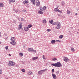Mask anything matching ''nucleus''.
Masks as SVG:
<instances>
[{
    "label": "nucleus",
    "mask_w": 79,
    "mask_h": 79,
    "mask_svg": "<svg viewBox=\"0 0 79 79\" xmlns=\"http://www.w3.org/2000/svg\"><path fill=\"white\" fill-rule=\"evenodd\" d=\"M53 66H55V67H57L58 68L59 67H61V66H62V65L61 64L60 62H57L55 64H51Z\"/></svg>",
    "instance_id": "f257e3e1"
},
{
    "label": "nucleus",
    "mask_w": 79,
    "mask_h": 79,
    "mask_svg": "<svg viewBox=\"0 0 79 79\" xmlns=\"http://www.w3.org/2000/svg\"><path fill=\"white\" fill-rule=\"evenodd\" d=\"M56 25V28L57 29H59L61 28V23L60 22H56L55 23Z\"/></svg>",
    "instance_id": "f03ea898"
},
{
    "label": "nucleus",
    "mask_w": 79,
    "mask_h": 79,
    "mask_svg": "<svg viewBox=\"0 0 79 79\" xmlns=\"http://www.w3.org/2000/svg\"><path fill=\"white\" fill-rule=\"evenodd\" d=\"M8 65L9 66H14L15 65V63L12 61H10Z\"/></svg>",
    "instance_id": "7ed1b4c3"
},
{
    "label": "nucleus",
    "mask_w": 79,
    "mask_h": 79,
    "mask_svg": "<svg viewBox=\"0 0 79 79\" xmlns=\"http://www.w3.org/2000/svg\"><path fill=\"white\" fill-rule=\"evenodd\" d=\"M47 69H45L44 70H41V71L38 72V74H42L43 73H44L45 71H47Z\"/></svg>",
    "instance_id": "20e7f679"
},
{
    "label": "nucleus",
    "mask_w": 79,
    "mask_h": 79,
    "mask_svg": "<svg viewBox=\"0 0 79 79\" xmlns=\"http://www.w3.org/2000/svg\"><path fill=\"white\" fill-rule=\"evenodd\" d=\"M40 9L43 11H44L45 10H46L47 9V7H46V6H44L43 7V8H42L40 7Z\"/></svg>",
    "instance_id": "39448f33"
},
{
    "label": "nucleus",
    "mask_w": 79,
    "mask_h": 79,
    "mask_svg": "<svg viewBox=\"0 0 79 79\" xmlns=\"http://www.w3.org/2000/svg\"><path fill=\"white\" fill-rule=\"evenodd\" d=\"M54 11L56 12H57V11H58V12H59L60 13H61V10H60L59 9H58V7L55 9Z\"/></svg>",
    "instance_id": "423d86ee"
},
{
    "label": "nucleus",
    "mask_w": 79,
    "mask_h": 79,
    "mask_svg": "<svg viewBox=\"0 0 79 79\" xmlns=\"http://www.w3.org/2000/svg\"><path fill=\"white\" fill-rule=\"evenodd\" d=\"M24 30L25 31H28L29 30V28L27 27H24Z\"/></svg>",
    "instance_id": "0eeeda50"
},
{
    "label": "nucleus",
    "mask_w": 79,
    "mask_h": 79,
    "mask_svg": "<svg viewBox=\"0 0 79 79\" xmlns=\"http://www.w3.org/2000/svg\"><path fill=\"white\" fill-rule=\"evenodd\" d=\"M52 76L54 79H56V76L54 73L52 74Z\"/></svg>",
    "instance_id": "6e6552de"
},
{
    "label": "nucleus",
    "mask_w": 79,
    "mask_h": 79,
    "mask_svg": "<svg viewBox=\"0 0 79 79\" xmlns=\"http://www.w3.org/2000/svg\"><path fill=\"white\" fill-rule=\"evenodd\" d=\"M36 5L37 6H39L40 5V3L39 1H38L36 3Z\"/></svg>",
    "instance_id": "1a4fd4ad"
},
{
    "label": "nucleus",
    "mask_w": 79,
    "mask_h": 79,
    "mask_svg": "<svg viewBox=\"0 0 79 79\" xmlns=\"http://www.w3.org/2000/svg\"><path fill=\"white\" fill-rule=\"evenodd\" d=\"M28 52H32L34 50V49L32 48H28L27 49Z\"/></svg>",
    "instance_id": "9d476101"
},
{
    "label": "nucleus",
    "mask_w": 79,
    "mask_h": 79,
    "mask_svg": "<svg viewBox=\"0 0 79 79\" xmlns=\"http://www.w3.org/2000/svg\"><path fill=\"white\" fill-rule=\"evenodd\" d=\"M64 60L65 61H66V62H67L68 60H69V59H68V58L66 57H64Z\"/></svg>",
    "instance_id": "9b49d317"
},
{
    "label": "nucleus",
    "mask_w": 79,
    "mask_h": 79,
    "mask_svg": "<svg viewBox=\"0 0 79 79\" xmlns=\"http://www.w3.org/2000/svg\"><path fill=\"white\" fill-rule=\"evenodd\" d=\"M31 2L35 5V0H31Z\"/></svg>",
    "instance_id": "f8f14e48"
},
{
    "label": "nucleus",
    "mask_w": 79,
    "mask_h": 79,
    "mask_svg": "<svg viewBox=\"0 0 79 79\" xmlns=\"http://www.w3.org/2000/svg\"><path fill=\"white\" fill-rule=\"evenodd\" d=\"M10 43L12 44V45H16V43L15 41L11 42Z\"/></svg>",
    "instance_id": "ddd939ff"
},
{
    "label": "nucleus",
    "mask_w": 79,
    "mask_h": 79,
    "mask_svg": "<svg viewBox=\"0 0 79 79\" xmlns=\"http://www.w3.org/2000/svg\"><path fill=\"white\" fill-rule=\"evenodd\" d=\"M38 58V57L36 56L34 57H33L32 58V61H34V60H37Z\"/></svg>",
    "instance_id": "4468645a"
},
{
    "label": "nucleus",
    "mask_w": 79,
    "mask_h": 79,
    "mask_svg": "<svg viewBox=\"0 0 79 79\" xmlns=\"http://www.w3.org/2000/svg\"><path fill=\"white\" fill-rule=\"evenodd\" d=\"M4 4H3L2 3H0V7L1 8H2V7H3V6Z\"/></svg>",
    "instance_id": "2eb2a0df"
},
{
    "label": "nucleus",
    "mask_w": 79,
    "mask_h": 79,
    "mask_svg": "<svg viewBox=\"0 0 79 79\" xmlns=\"http://www.w3.org/2000/svg\"><path fill=\"white\" fill-rule=\"evenodd\" d=\"M67 13L68 15H69L71 14V11H70L69 10H68L67 11Z\"/></svg>",
    "instance_id": "dca6fc26"
},
{
    "label": "nucleus",
    "mask_w": 79,
    "mask_h": 79,
    "mask_svg": "<svg viewBox=\"0 0 79 79\" xmlns=\"http://www.w3.org/2000/svg\"><path fill=\"white\" fill-rule=\"evenodd\" d=\"M22 27H23V25H22L21 24H20L19 26V29H22Z\"/></svg>",
    "instance_id": "f3484780"
},
{
    "label": "nucleus",
    "mask_w": 79,
    "mask_h": 79,
    "mask_svg": "<svg viewBox=\"0 0 79 79\" xmlns=\"http://www.w3.org/2000/svg\"><path fill=\"white\" fill-rule=\"evenodd\" d=\"M42 22L43 23H46L47 22L46 19H44V20H42Z\"/></svg>",
    "instance_id": "a211bd4d"
},
{
    "label": "nucleus",
    "mask_w": 79,
    "mask_h": 79,
    "mask_svg": "<svg viewBox=\"0 0 79 79\" xmlns=\"http://www.w3.org/2000/svg\"><path fill=\"white\" fill-rule=\"evenodd\" d=\"M27 74L28 75H31L32 74V72H31V71H29L27 73Z\"/></svg>",
    "instance_id": "6ab92c4d"
},
{
    "label": "nucleus",
    "mask_w": 79,
    "mask_h": 79,
    "mask_svg": "<svg viewBox=\"0 0 79 79\" xmlns=\"http://www.w3.org/2000/svg\"><path fill=\"white\" fill-rule=\"evenodd\" d=\"M38 13H39V14H41V15L43 14V12L41 11V10L38 11Z\"/></svg>",
    "instance_id": "aec40b11"
},
{
    "label": "nucleus",
    "mask_w": 79,
    "mask_h": 79,
    "mask_svg": "<svg viewBox=\"0 0 79 79\" xmlns=\"http://www.w3.org/2000/svg\"><path fill=\"white\" fill-rule=\"evenodd\" d=\"M10 40L12 42L15 41V37L11 38Z\"/></svg>",
    "instance_id": "412c9836"
},
{
    "label": "nucleus",
    "mask_w": 79,
    "mask_h": 79,
    "mask_svg": "<svg viewBox=\"0 0 79 79\" xmlns=\"http://www.w3.org/2000/svg\"><path fill=\"white\" fill-rule=\"evenodd\" d=\"M55 42V40H52L51 41V44H54Z\"/></svg>",
    "instance_id": "4be33fe9"
},
{
    "label": "nucleus",
    "mask_w": 79,
    "mask_h": 79,
    "mask_svg": "<svg viewBox=\"0 0 79 79\" xmlns=\"http://www.w3.org/2000/svg\"><path fill=\"white\" fill-rule=\"evenodd\" d=\"M19 55L20 56H23V53H21V52H20L19 53Z\"/></svg>",
    "instance_id": "5701e85b"
},
{
    "label": "nucleus",
    "mask_w": 79,
    "mask_h": 79,
    "mask_svg": "<svg viewBox=\"0 0 79 79\" xmlns=\"http://www.w3.org/2000/svg\"><path fill=\"white\" fill-rule=\"evenodd\" d=\"M10 2H15V0H9Z\"/></svg>",
    "instance_id": "b1692460"
},
{
    "label": "nucleus",
    "mask_w": 79,
    "mask_h": 79,
    "mask_svg": "<svg viewBox=\"0 0 79 79\" xmlns=\"http://www.w3.org/2000/svg\"><path fill=\"white\" fill-rule=\"evenodd\" d=\"M28 27L29 28H30V27H32V25L30 24L28 26Z\"/></svg>",
    "instance_id": "393cba45"
},
{
    "label": "nucleus",
    "mask_w": 79,
    "mask_h": 79,
    "mask_svg": "<svg viewBox=\"0 0 79 79\" xmlns=\"http://www.w3.org/2000/svg\"><path fill=\"white\" fill-rule=\"evenodd\" d=\"M71 49L72 52H74V48H71Z\"/></svg>",
    "instance_id": "a878e982"
},
{
    "label": "nucleus",
    "mask_w": 79,
    "mask_h": 79,
    "mask_svg": "<svg viewBox=\"0 0 79 79\" xmlns=\"http://www.w3.org/2000/svg\"><path fill=\"white\" fill-rule=\"evenodd\" d=\"M47 32H50V31H52V29H48L47 30Z\"/></svg>",
    "instance_id": "bb28decb"
},
{
    "label": "nucleus",
    "mask_w": 79,
    "mask_h": 79,
    "mask_svg": "<svg viewBox=\"0 0 79 79\" xmlns=\"http://www.w3.org/2000/svg\"><path fill=\"white\" fill-rule=\"evenodd\" d=\"M52 60L53 61H55V60H57V59L56 58H52Z\"/></svg>",
    "instance_id": "cd10ccee"
},
{
    "label": "nucleus",
    "mask_w": 79,
    "mask_h": 79,
    "mask_svg": "<svg viewBox=\"0 0 79 79\" xmlns=\"http://www.w3.org/2000/svg\"><path fill=\"white\" fill-rule=\"evenodd\" d=\"M21 71L23 73H24L26 71V70H25V69H21Z\"/></svg>",
    "instance_id": "c85d7f7f"
},
{
    "label": "nucleus",
    "mask_w": 79,
    "mask_h": 79,
    "mask_svg": "<svg viewBox=\"0 0 79 79\" xmlns=\"http://www.w3.org/2000/svg\"><path fill=\"white\" fill-rule=\"evenodd\" d=\"M63 36L62 35H61L59 37V39H61V38H63Z\"/></svg>",
    "instance_id": "c756f323"
},
{
    "label": "nucleus",
    "mask_w": 79,
    "mask_h": 79,
    "mask_svg": "<svg viewBox=\"0 0 79 79\" xmlns=\"http://www.w3.org/2000/svg\"><path fill=\"white\" fill-rule=\"evenodd\" d=\"M23 13H26V12H27V11H26V10L24 9L23 10Z\"/></svg>",
    "instance_id": "7c9ffc66"
},
{
    "label": "nucleus",
    "mask_w": 79,
    "mask_h": 79,
    "mask_svg": "<svg viewBox=\"0 0 79 79\" xmlns=\"http://www.w3.org/2000/svg\"><path fill=\"white\" fill-rule=\"evenodd\" d=\"M5 48L6 50H8V46H6Z\"/></svg>",
    "instance_id": "2f4dec72"
},
{
    "label": "nucleus",
    "mask_w": 79,
    "mask_h": 79,
    "mask_svg": "<svg viewBox=\"0 0 79 79\" xmlns=\"http://www.w3.org/2000/svg\"><path fill=\"white\" fill-rule=\"evenodd\" d=\"M33 51L34 53H36V50H33Z\"/></svg>",
    "instance_id": "473e14b6"
},
{
    "label": "nucleus",
    "mask_w": 79,
    "mask_h": 79,
    "mask_svg": "<svg viewBox=\"0 0 79 79\" xmlns=\"http://www.w3.org/2000/svg\"><path fill=\"white\" fill-rule=\"evenodd\" d=\"M2 74V69L0 70V74Z\"/></svg>",
    "instance_id": "72a5a7b5"
},
{
    "label": "nucleus",
    "mask_w": 79,
    "mask_h": 79,
    "mask_svg": "<svg viewBox=\"0 0 79 79\" xmlns=\"http://www.w3.org/2000/svg\"><path fill=\"white\" fill-rule=\"evenodd\" d=\"M43 59H44V60H45V56H44V55H43Z\"/></svg>",
    "instance_id": "f704fd0d"
},
{
    "label": "nucleus",
    "mask_w": 79,
    "mask_h": 79,
    "mask_svg": "<svg viewBox=\"0 0 79 79\" xmlns=\"http://www.w3.org/2000/svg\"><path fill=\"white\" fill-rule=\"evenodd\" d=\"M26 0H25L24 1H23V3L24 4V5H25V4H26Z\"/></svg>",
    "instance_id": "c9c22d12"
},
{
    "label": "nucleus",
    "mask_w": 79,
    "mask_h": 79,
    "mask_svg": "<svg viewBox=\"0 0 79 79\" xmlns=\"http://www.w3.org/2000/svg\"><path fill=\"white\" fill-rule=\"evenodd\" d=\"M13 11H15V12H16V13H18V10H15L14 9H13Z\"/></svg>",
    "instance_id": "e433bc0d"
},
{
    "label": "nucleus",
    "mask_w": 79,
    "mask_h": 79,
    "mask_svg": "<svg viewBox=\"0 0 79 79\" xmlns=\"http://www.w3.org/2000/svg\"><path fill=\"white\" fill-rule=\"evenodd\" d=\"M49 23H51V24H52L53 23V20H51L49 21Z\"/></svg>",
    "instance_id": "4c0bfd02"
},
{
    "label": "nucleus",
    "mask_w": 79,
    "mask_h": 79,
    "mask_svg": "<svg viewBox=\"0 0 79 79\" xmlns=\"http://www.w3.org/2000/svg\"><path fill=\"white\" fill-rule=\"evenodd\" d=\"M26 2L27 3H29V1L28 0H26Z\"/></svg>",
    "instance_id": "58836bf2"
},
{
    "label": "nucleus",
    "mask_w": 79,
    "mask_h": 79,
    "mask_svg": "<svg viewBox=\"0 0 79 79\" xmlns=\"http://www.w3.org/2000/svg\"><path fill=\"white\" fill-rule=\"evenodd\" d=\"M52 73H54V69H52Z\"/></svg>",
    "instance_id": "ea45409f"
},
{
    "label": "nucleus",
    "mask_w": 79,
    "mask_h": 79,
    "mask_svg": "<svg viewBox=\"0 0 79 79\" xmlns=\"http://www.w3.org/2000/svg\"><path fill=\"white\" fill-rule=\"evenodd\" d=\"M21 21H24V19H21Z\"/></svg>",
    "instance_id": "a19ab883"
},
{
    "label": "nucleus",
    "mask_w": 79,
    "mask_h": 79,
    "mask_svg": "<svg viewBox=\"0 0 79 79\" xmlns=\"http://www.w3.org/2000/svg\"><path fill=\"white\" fill-rule=\"evenodd\" d=\"M57 42H61V41H60L59 40H57Z\"/></svg>",
    "instance_id": "79ce46f5"
},
{
    "label": "nucleus",
    "mask_w": 79,
    "mask_h": 79,
    "mask_svg": "<svg viewBox=\"0 0 79 79\" xmlns=\"http://www.w3.org/2000/svg\"><path fill=\"white\" fill-rule=\"evenodd\" d=\"M62 5H64V3L62 2Z\"/></svg>",
    "instance_id": "37998d69"
},
{
    "label": "nucleus",
    "mask_w": 79,
    "mask_h": 79,
    "mask_svg": "<svg viewBox=\"0 0 79 79\" xmlns=\"http://www.w3.org/2000/svg\"><path fill=\"white\" fill-rule=\"evenodd\" d=\"M56 73H57V74H58L59 73V72H56Z\"/></svg>",
    "instance_id": "c03bdc74"
},
{
    "label": "nucleus",
    "mask_w": 79,
    "mask_h": 79,
    "mask_svg": "<svg viewBox=\"0 0 79 79\" xmlns=\"http://www.w3.org/2000/svg\"><path fill=\"white\" fill-rule=\"evenodd\" d=\"M52 25H55V23H52Z\"/></svg>",
    "instance_id": "a18cd8bd"
},
{
    "label": "nucleus",
    "mask_w": 79,
    "mask_h": 79,
    "mask_svg": "<svg viewBox=\"0 0 79 79\" xmlns=\"http://www.w3.org/2000/svg\"><path fill=\"white\" fill-rule=\"evenodd\" d=\"M49 37H51V35H48Z\"/></svg>",
    "instance_id": "49530a36"
},
{
    "label": "nucleus",
    "mask_w": 79,
    "mask_h": 79,
    "mask_svg": "<svg viewBox=\"0 0 79 79\" xmlns=\"http://www.w3.org/2000/svg\"><path fill=\"white\" fill-rule=\"evenodd\" d=\"M9 56H11V54H9Z\"/></svg>",
    "instance_id": "de8ad7c7"
},
{
    "label": "nucleus",
    "mask_w": 79,
    "mask_h": 79,
    "mask_svg": "<svg viewBox=\"0 0 79 79\" xmlns=\"http://www.w3.org/2000/svg\"><path fill=\"white\" fill-rule=\"evenodd\" d=\"M36 0V1H39V0Z\"/></svg>",
    "instance_id": "09e8293b"
},
{
    "label": "nucleus",
    "mask_w": 79,
    "mask_h": 79,
    "mask_svg": "<svg viewBox=\"0 0 79 79\" xmlns=\"http://www.w3.org/2000/svg\"><path fill=\"white\" fill-rule=\"evenodd\" d=\"M75 15H77V14L76 13V14H75Z\"/></svg>",
    "instance_id": "8fccbe9b"
},
{
    "label": "nucleus",
    "mask_w": 79,
    "mask_h": 79,
    "mask_svg": "<svg viewBox=\"0 0 79 79\" xmlns=\"http://www.w3.org/2000/svg\"><path fill=\"white\" fill-rule=\"evenodd\" d=\"M1 44V42H0V44Z\"/></svg>",
    "instance_id": "3c124183"
},
{
    "label": "nucleus",
    "mask_w": 79,
    "mask_h": 79,
    "mask_svg": "<svg viewBox=\"0 0 79 79\" xmlns=\"http://www.w3.org/2000/svg\"><path fill=\"white\" fill-rule=\"evenodd\" d=\"M79 33V32H77V34H78Z\"/></svg>",
    "instance_id": "603ef678"
}]
</instances>
